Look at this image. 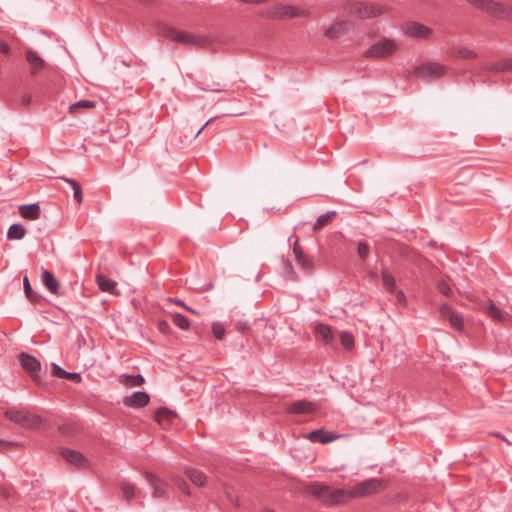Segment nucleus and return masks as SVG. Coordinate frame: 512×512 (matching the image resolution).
<instances>
[{"mask_svg":"<svg viewBox=\"0 0 512 512\" xmlns=\"http://www.w3.org/2000/svg\"><path fill=\"white\" fill-rule=\"evenodd\" d=\"M311 11L309 9L285 3H275L268 7L267 17L273 20H291L294 18H309Z\"/></svg>","mask_w":512,"mask_h":512,"instance_id":"obj_1","label":"nucleus"},{"mask_svg":"<svg viewBox=\"0 0 512 512\" xmlns=\"http://www.w3.org/2000/svg\"><path fill=\"white\" fill-rule=\"evenodd\" d=\"M4 415L8 420L25 429H38L44 423L40 416L16 407L7 409Z\"/></svg>","mask_w":512,"mask_h":512,"instance_id":"obj_2","label":"nucleus"},{"mask_svg":"<svg viewBox=\"0 0 512 512\" xmlns=\"http://www.w3.org/2000/svg\"><path fill=\"white\" fill-rule=\"evenodd\" d=\"M399 50L396 40L383 37L373 43L365 52V57L372 59H386L393 56Z\"/></svg>","mask_w":512,"mask_h":512,"instance_id":"obj_3","label":"nucleus"},{"mask_svg":"<svg viewBox=\"0 0 512 512\" xmlns=\"http://www.w3.org/2000/svg\"><path fill=\"white\" fill-rule=\"evenodd\" d=\"M389 7L377 2H357L351 12L358 18L368 19L383 15L389 11Z\"/></svg>","mask_w":512,"mask_h":512,"instance_id":"obj_4","label":"nucleus"},{"mask_svg":"<svg viewBox=\"0 0 512 512\" xmlns=\"http://www.w3.org/2000/svg\"><path fill=\"white\" fill-rule=\"evenodd\" d=\"M400 30L404 35L418 40L427 41L433 37L431 28L416 21L403 22L400 25Z\"/></svg>","mask_w":512,"mask_h":512,"instance_id":"obj_5","label":"nucleus"},{"mask_svg":"<svg viewBox=\"0 0 512 512\" xmlns=\"http://www.w3.org/2000/svg\"><path fill=\"white\" fill-rule=\"evenodd\" d=\"M384 482L379 479H370L357 484L348 490L349 499L373 495L384 488Z\"/></svg>","mask_w":512,"mask_h":512,"instance_id":"obj_6","label":"nucleus"},{"mask_svg":"<svg viewBox=\"0 0 512 512\" xmlns=\"http://www.w3.org/2000/svg\"><path fill=\"white\" fill-rule=\"evenodd\" d=\"M446 67L436 62H426L417 66L413 74L424 79H438L444 76Z\"/></svg>","mask_w":512,"mask_h":512,"instance_id":"obj_7","label":"nucleus"},{"mask_svg":"<svg viewBox=\"0 0 512 512\" xmlns=\"http://www.w3.org/2000/svg\"><path fill=\"white\" fill-rule=\"evenodd\" d=\"M168 37L173 41L186 45L204 47L207 44V40L204 37L190 34L181 30H170L168 32Z\"/></svg>","mask_w":512,"mask_h":512,"instance_id":"obj_8","label":"nucleus"},{"mask_svg":"<svg viewBox=\"0 0 512 512\" xmlns=\"http://www.w3.org/2000/svg\"><path fill=\"white\" fill-rule=\"evenodd\" d=\"M471 6L493 15H503L506 13V7L495 0H466Z\"/></svg>","mask_w":512,"mask_h":512,"instance_id":"obj_9","label":"nucleus"},{"mask_svg":"<svg viewBox=\"0 0 512 512\" xmlns=\"http://www.w3.org/2000/svg\"><path fill=\"white\" fill-rule=\"evenodd\" d=\"M442 318L447 319L452 328L461 331L464 327V320L460 313L454 311L448 305L444 304L440 307Z\"/></svg>","mask_w":512,"mask_h":512,"instance_id":"obj_10","label":"nucleus"},{"mask_svg":"<svg viewBox=\"0 0 512 512\" xmlns=\"http://www.w3.org/2000/svg\"><path fill=\"white\" fill-rule=\"evenodd\" d=\"M287 410L292 414H315L319 411V406L315 402L299 400L290 404Z\"/></svg>","mask_w":512,"mask_h":512,"instance_id":"obj_11","label":"nucleus"},{"mask_svg":"<svg viewBox=\"0 0 512 512\" xmlns=\"http://www.w3.org/2000/svg\"><path fill=\"white\" fill-rule=\"evenodd\" d=\"M348 500H350L348 490L332 489L328 486L322 502L333 505L344 503Z\"/></svg>","mask_w":512,"mask_h":512,"instance_id":"obj_12","label":"nucleus"},{"mask_svg":"<svg viewBox=\"0 0 512 512\" xmlns=\"http://www.w3.org/2000/svg\"><path fill=\"white\" fill-rule=\"evenodd\" d=\"M349 28V23L346 20L338 19L324 31V36L328 39H336L344 35Z\"/></svg>","mask_w":512,"mask_h":512,"instance_id":"obj_13","label":"nucleus"},{"mask_svg":"<svg viewBox=\"0 0 512 512\" xmlns=\"http://www.w3.org/2000/svg\"><path fill=\"white\" fill-rule=\"evenodd\" d=\"M150 401V397L145 392H135L123 398V403L130 408L145 407Z\"/></svg>","mask_w":512,"mask_h":512,"instance_id":"obj_14","label":"nucleus"},{"mask_svg":"<svg viewBox=\"0 0 512 512\" xmlns=\"http://www.w3.org/2000/svg\"><path fill=\"white\" fill-rule=\"evenodd\" d=\"M19 362L23 369L36 379V373L40 369V362L35 357L25 353L19 355Z\"/></svg>","mask_w":512,"mask_h":512,"instance_id":"obj_15","label":"nucleus"},{"mask_svg":"<svg viewBox=\"0 0 512 512\" xmlns=\"http://www.w3.org/2000/svg\"><path fill=\"white\" fill-rule=\"evenodd\" d=\"M61 456L68 463L75 465L77 467H86L88 465V460L79 451H75V450H71V449H62Z\"/></svg>","mask_w":512,"mask_h":512,"instance_id":"obj_16","label":"nucleus"},{"mask_svg":"<svg viewBox=\"0 0 512 512\" xmlns=\"http://www.w3.org/2000/svg\"><path fill=\"white\" fill-rule=\"evenodd\" d=\"M484 309L488 316H490L492 319L505 323L509 321L510 315L503 312L500 308H498L491 300H489L486 305L484 306Z\"/></svg>","mask_w":512,"mask_h":512,"instance_id":"obj_17","label":"nucleus"},{"mask_svg":"<svg viewBox=\"0 0 512 512\" xmlns=\"http://www.w3.org/2000/svg\"><path fill=\"white\" fill-rule=\"evenodd\" d=\"M26 59L31 65V74H37L45 66V61L32 50L26 51Z\"/></svg>","mask_w":512,"mask_h":512,"instance_id":"obj_18","label":"nucleus"},{"mask_svg":"<svg viewBox=\"0 0 512 512\" xmlns=\"http://www.w3.org/2000/svg\"><path fill=\"white\" fill-rule=\"evenodd\" d=\"M96 282L99 288L104 291L114 295H118V291L116 290L117 283L109 278H107L103 274L96 275Z\"/></svg>","mask_w":512,"mask_h":512,"instance_id":"obj_19","label":"nucleus"},{"mask_svg":"<svg viewBox=\"0 0 512 512\" xmlns=\"http://www.w3.org/2000/svg\"><path fill=\"white\" fill-rule=\"evenodd\" d=\"M146 479L153 489V491H152L153 498H159V497L164 496L165 485L160 479H158L157 477H155L154 475H152L150 473H146Z\"/></svg>","mask_w":512,"mask_h":512,"instance_id":"obj_20","label":"nucleus"},{"mask_svg":"<svg viewBox=\"0 0 512 512\" xmlns=\"http://www.w3.org/2000/svg\"><path fill=\"white\" fill-rule=\"evenodd\" d=\"M306 439L312 441V442H319V443H329L333 441L336 436H334L331 433H327L324 430H315L312 431L304 436Z\"/></svg>","mask_w":512,"mask_h":512,"instance_id":"obj_21","label":"nucleus"},{"mask_svg":"<svg viewBox=\"0 0 512 512\" xmlns=\"http://www.w3.org/2000/svg\"><path fill=\"white\" fill-rule=\"evenodd\" d=\"M19 213L27 220H36L40 216V207L38 204L21 205Z\"/></svg>","mask_w":512,"mask_h":512,"instance_id":"obj_22","label":"nucleus"},{"mask_svg":"<svg viewBox=\"0 0 512 512\" xmlns=\"http://www.w3.org/2000/svg\"><path fill=\"white\" fill-rule=\"evenodd\" d=\"M42 281L51 293H53V294L59 293L60 283L50 271H48V270L43 271Z\"/></svg>","mask_w":512,"mask_h":512,"instance_id":"obj_23","label":"nucleus"},{"mask_svg":"<svg viewBox=\"0 0 512 512\" xmlns=\"http://www.w3.org/2000/svg\"><path fill=\"white\" fill-rule=\"evenodd\" d=\"M52 375L58 378L68 379L76 383H79L81 381L80 374L67 372L57 364H52Z\"/></svg>","mask_w":512,"mask_h":512,"instance_id":"obj_24","label":"nucleus"},{"mask_svg":"<svg viewBox=\"0 0 512 512\" xmlns=\"http://www.w3.org/2000/svg\"><path fill=\"white\" fill-rule=\"evenodd\" d=\"M186 475L195 486L203 487L207 482V476L197 469H187Z\"/></svg>","mask_w":512,"mask_h":512,"instance_id":"obj_25","label":"nucleus"},{"mask_svg":"<svg viewBox=\"0 0 512 512\" xmlns=\"http://www.w3.org/2000/svg\"><path fill=\"white\" fill-rule=\"evenodd\" d=\"M314 330L317 336L320 337L322 341L329 343L333 340V333L330 326L319 323L315 325Z\"/></svg>","mask_w":512,"mask_h":512,"instance_id":"obj_26","label":"nucleus"},{"mask_svg":"<svg viewBox=\"0 0 512 512\" xmlns=\"http://www.w3.org/2000/svg\"><path fill=\"white\" fill-rule=\"evenodd\" d=\"M175 413L166 409V408H162L160 410L157 411L156 415H155V419L156 421L158 422V424L160 426H162L163 428H166L167 425L169 424V422L175 417Z\"/></svg>","mask_w":512,"mask_h":512,"instance_id":"obj_27","label":"nucleus"},{"mask_svg":"<svg viewBox=\"0 0 512 512\" xmlns=\"http://www.w3.org/2000/svg\"><path fill=\"white\" fill-rule=\"evenodd\" d=\"M488 71H512V59H502L496 63L488 64L485 67Z\"/></svg>","mask_w":512,"mask_h":512,"instance_id":"obj_28","label":"nucleus"},{"mask_svg":"<svg viewBox=\"0 0 512 512\" xmlns=\"http://www.w3.org/2000/svg\"><path fill=\"white\" fill-rule=\"evenodd\" d=\"M120 383L123 384L126 387H139L143 385L144 378L141 375H122L120 377Z\"/></svg>","mask_w":512,"mask_h":512,"instance_id":"obj_29","label":"nucleus"},{"mask_svg":"<svg viewBox=\"0 0 512 512\" xmlns=\"http://www.w3.org/2000/svg\"><path fill=\"white\" fill-rule=\"evenodd\" d=\"M96 103L90 100H81L69 106V113L76 116L82 109H94Z\"/></svg>","mask_w":512,"mask_h":512,"instance_id":"obj_30","label":"nucleus"},{"mask_svg":"<svg viewBox=\"0 0 512 512\" xmlns=\"http://www.w3.org/2000/svg\"><path fill=\"white\" fill-rule=\"evenodd\" d=\"M26 234L25 228L20 224H13L10 226L7 232V238L9 240H20L24 238Z\"/></svg>","mask_w":512,"mask_h":512,"instance_id":"obj_31","label":"nucleus"},{"mask_svg":"<svg viewBox=\"0 0 512 512\" xmlns=\"http://www.w3.org/2000/svg\"><path fill=\"white\" fill-rule=\"evenodd\" d=\"M327 487L328 486L322 484H313L308 488V490L313 496L322 501L327 491Z\"/></svg>","mask_w":512,"mask_h":512,"instance_id":"obj_32","label":"nucleus"},{"mask_svg":"<svg viewBox=\"0 0 512 512\" xmlns=\"http://www.w3.org/2000/svg\"><path fill=\"white\" fill-rule=\"evenodd\" d=\"M381 276H382V280H383V284H384L385 288L387 290H389L390 292H394L395 286H396L395 278L391 274H389L387 271H382Z\"/></svg>","mask_w":512,"mask_h":512,"instance_id":"obj_33","label":"nucleus"},{"mask_svg":"<svg viewBox=\"0 0 512 512\" xmlns=\"http://www.w3.org/2000/svg\"><path fill=\"white\" fill-rule=\"evenodd\" d=\"M68 184L71 185V187L73 188L74 190V198L75 200L78 202V204H81L82 201H83V194H82V190H81V187L79 185L78 182H76L75 180L73 179H64Z\"/></svg>","mask_w":512,"mask_h":512,"instance_id":"obj_34","label":"nucleus"},{"mask_svg":"<svg viewBox=\"0 0 512 512\" xmlns=\"http://www.w3.org/2000/svg\"><path fill=\"white\" fill-rule=\"evenodd\" d=\"M172 481L182 493L188 496L191 495V490L183 478L180 476H173Z\"/></svg>","mask_w":512,"mask_h":512,"instance_id":"obj_35","label":"nucleus"},{"mask_svg":"<svg viewBox=\"0 0 512 512\" xmlns=\"http://www.w3.org/2000/svg\"><path fill=\"white\" fill-rule=\"evenodd\" d=\"M172 320L173 323L181 329H188L190 326L188 319L179 313H174L172 315Z\"/></svg>","mask_w":512,"mask_h":512,"instance_id":"obj_36","label":"nucleus"},{"mask_svg":"<svg viewBox=\"0 0 512 512\" xmlns=\"http://www.w3.org/2000/svg\"><path fill=\"white\" fill-rule=\"evenodd\" d=\"M335 214V212H329V213H326V214H323L321 215L315 222L314 224V229L315 230H319L321 229L323 226H325L326 224H328L333 215Z\"/></svg>","mask_w":512,"mask_h":512,"instance_id":"obj_37","label":"nucleus"},{"mask_svg":"<svg viewBox=\"0 0 512 512\" xmlns=\"http://www.w3.org/2000/svg\"><path fill=\"white\" fill-rule=\"evenodd\" d=\"M340 341L344 348L351 349L354 345V337L349 332H341Z\"/></svg>","mask_w":512,"mask_h":512,"instance_id":"obj_38","label":"nucleus"},{"mask_svg":"<svg viewBox=\"0 0 512 512\" xmlns=\"http://www.w3.org/2000/svg\"><path fill=\"white\" fill-rule=\"evenodd\" d=\"M454 55H455V57L461 58V59H470V58L476 57V54L472 50L465 48V47L456 49L454 52Z\"/></svg>","mask_w":512,"mask_h":512,"instance_id":"obj_39","label":"nucleus"},{"mask_svg":"<svg viewBox=\"0 0 512 512\" xmlns=\"http://www.w3.org/2000/svg\"><path fill=\"white\" fill-rule=\"evenodd\" d=\"M121 491L124 498L130 500L135 494V487L131 483L123 482L121 484Z\"/></svg>","mask_w":512,"mask_h":512,"instance_id":"obj_40","label":"nucleus"},{"mask_svg":"<svg viewBox=\"0 0 512 512\" xmlns=\"http://www.w3.org/2000/svg\"><path fill=\"white\" fill-rule=\"evenodd\" d=\"M23 287H24V293H25L26 297L30 301H34L35 300V294L32 291V288H31V285H30V282H29V279H28L27 276H25L23 278Z\"/></svg>","mask_w":512,"mask_h":512,"instance_id":"obj_41","label":"nucleus"},{"mask_svg":"<svg viewBox=\"0 0 512 512\" xmlns=\"http://www.w3.org/2000/svg\"><path fill=\"white\" fill-rule=\"evenodd\" d=\"M212 331L217 339H222L225 333V329L220 323H214L212 326Z\"/></svg>","mask_w":512,"mask_h":512,"instance_id":"obj_42","label":"nucleus"},{"mask_svg":"<svg viewBox=\"0 0 512 512\" xmlns=\"http://www.w3.org/2000/svg\"><path fill=\"white\" fill-rule=\"evenodd\" d=\"M437 287L439 291L445 296H450L452 294L451 287L445 281H439Z\"/></svg>","mask_w":512,"mask_h":512,"instance_id":"obj_43","label":"nucleus"},{"mask_svg":"<svg viewBox=\"0 0 512 512\" xmlns=\"http://www.w3.org/2000/svg\"><path fill=\"white\" fill-rule=\"evenodd\" d=\"M296 261L305 271L310 272L313 268L312 263L307 260L303 254L301 255V258L296 259Z\"/></svg>","mask_w":512,"mask_h":512,"instance_id":"obj_44","label":"nucleus"},{"mask_svg":"<svg viewBox=\"0 0 512 512\" xmlns=\"http://www.w3.org/2000/svg\"><path fill=\"white\" fill-rule=\"evenodd\" d=\"M369 247L366 243L360 242L357 247V253L360 258L365 259L368 255Z\"/></svg>","mask_w":512,"mask_h":512,"instance_id":"obj_45","label":"nucleus"},{"mask_svg":"<svg viewBox=\"0 0 512 512\" xmlns=\"http://www.w3.org/2000/svg\"><path fill=\"white\" fill-rule=\"evenodd\" d=\"M225 495H226V497H227L228 501H229L231 504H233V505H235V506H238V499H237V497H235V496L233 495V493H232L229 489H226V490H225Z\"/></svg>","mask_w":512,"mask_h":512,"instance_id":"obj_46","label":"nucleus"},{"mask_svg":"<svg viewBox=\"0 0 512 512\" xmlns=\"http://www.w3.org/2000/svg\"><path fill=\"white\" fill-rule=\"evenodd\" d=\"M293 252H294V255H295L296 259H300L301 258V255L303 254V252H302V250L300 248L298 240H296L295 243L293 244Z\"/></svg>","mask_w":512,"mask_h":512,"instance_id":"obj_47","label":"nucleus"},{"mask_svg":"<svg viewBox=\"0 0 512 512\" xmlns=\"http://www.w3.org/2000/svg\"><path fill=\"white\" fill-rule=\"evenodd\" d=\"M16 443L0 440V451L15 447Z\"/></svg>","mask_w":512,"mask_h":512,"instance_id":"obj_48","label":"nucleus"},{"mask_svg":"<svg viewBox=\"0 0 512 512\" xmlns=\"http://www.w3.org/2000/svg\"><path fill=\"white\" fill-rule=\"evenodd\" d=\"M394 292H395V294H396V297H397L398 302H399V303H401V304H403V305H405V304H406V297H405V295H404L403 291H401V290H395Z\"/></svg>","mask_w":512,"mask_h":512,"instance_id":"obj_49","label":"nucleus"},{"mask_svg":"<svg viewBox=\"0 0 512 512\" xmlns=\"http://www.w3.org/2000/svg\"><path fill=\"white\" fill-rule=\"evenodd\" d=\"M158 328L163 333H168L170 330V326L166 321H160L158 323Z\"/></svg>","mask_w":512,"mask_h":512,"instance_id":"obj_50","label":"nucleus"},{"mask_svg":"<svg viewBox=\"0 0 512 512\" xmlns=\"http://www.w3.org/2000/svg\"><path fill=\"white\" fill-rule=\"evenodd\" d=\"M0 51L4 54H8L10 52V47L7 43L1 42L0 43Z\"/></svg>","mask_w":512,"mask_h":512,"instance_id":"obj_51","label":"nucleus"},{"mask_svg":"<svg viewBox=\"0 0 512 512\" xmlns=\"http://www.w3.org/2000/svg\"><path fill=\"white\" fill-rule=\"evenodd\" d=\"M22 101H23V104H25V105L29 104L31 101V96H29V95L24 96Z\"/></svg>","mask_w":512,"mask_h":512,"instance_id":"obj_52","label":"nucleus"},{"mask_svg":"<svg viewBox=\"0 0 512 512\" xmlns=\"http://www.w3.org/2000/svg\"><path fill=\"white\" fill-rule=\"evenodd\" d=\"M184 308H185L186 310H188V311H190V312L194 313V314H197V312H196L194 309H192V308H190V307H188V306H184Z\"/></svg>","mask_w":512,"mask_h":512,"instance_id":"obj_53","label":"nucleus"},{"mask_svg":"<svg viewBox=\"0 0 512 512\" xmlns=\"http://www.w3.org/2000/svg\"><path fill=\"white\" fill-rule=\"evenodd\" d=\"M261 512H275V511L270 508H264L261 510Z\"/></svg>","mask_w":512,"mask_h":512,"instance_id":"obj_54","label":"nucleus"},{"mask_svg":"<svg viewBox=\"0 0 512 512\" xmlns=\"http://www.w3.org/2000/svg\"><path fill=\"white\" fill-rule=\"evenodd\" d=\"M176 304H178L179 306H182L184 308V306H186L182 301H176Z\"/></svg>","mask_w":512,"mask_h":512,"instance_id":"obj_55","label":"nucleus"},{"mask_svg":"<svg viewBox=\"0 0 512 512\" xmlns=\"http://www.w3.org/2000/svg\"><path fill=\"white\" fill-rule=\"evenodd\" d=\"M207 124H208V122H207V123H206V124L201 128V129H199V130H198L197 135H199V133H201V131L203 130V128H204Z\"/></svg>","mask_w":512,"mask_h":512,"instance_id":"obj_56","label":"nucleus"}]
</instances>
